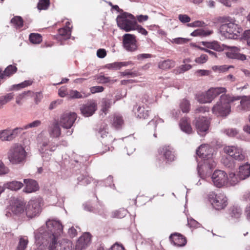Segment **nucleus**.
Listing matches in <instances>:
<instances>
[{"mask_svg": "<svg viewBox=\"0 0 250 250\" xmlns=\"http://www.w3.org/2000/svg\"><path fill=\"white\" fill-rule=\"evenodd\" d=\"M9 171V168L4 165L1 161H0V175L6 174Z\"/></svg>", "mask_w": 250, "mask_h": 250, "instance_id": "obj_49", "label": "nucleus"}, {"mask_svg": "<svg viewBox=\"0 0 250 250\" xmlns=\"http://www.w3.org/2000/svg\"><path fill=\"white\" fill-rule=\"evenodd\" d=\"M120 73L121 75L123 76L130 75L131 77H134L138 76L137 73L134 72H130L128 70H126L124 72H121Z\"/></svg>", "mask_w": 250, "mask_h": 250, "instance_id": "obj_63", "label": "nucleus"}, {"mask_svg": "<svg viewBox=\"0 0 250 250\" xmlns=\"http://www.w3.org/2000/svg\"><path fill=\"white\" fill-rule=\"evenodd\" d=\"M97 109V104L94 100H90L83 104L80 108L81 113L85 117L92 116Z\"/></svg>", "mask_w": 250, "mask_h": 250, "instance_id": "obj_14", "label": "nucleus"}, {"mask_svg": "<svg viewBox=\"0 0 250 250\" xmlns=\"http://www.w3.org/2000/svg\"><path fill=\"white\" fill-rule=\"evenodd\" d=\"M77 118L74 112H67L62 114L58 121L60 125L65 129H69L72 126Z\"/></svg>", "mask_w": 250, "mask_h": 250, "instance_id": "obj_9", "label": "nucleus"}, {"mask_svg": "<svg viewBox=\"0 0 250 250\" xmlns=\"http://www.w3.org/2000/svg\"><path fill=\"white\" fill-rule=\"evenodd\" d=\"M42 122L40 120H35L32 123H29L23 127V129H27L29 128L37 127L41 125Z\"/></svg>", "mask_w": 250, "mask_h": 250, "instance_id": "obj_48", "label": "nucleus"}, {"mask_svg": "<svg viewBox=\"0 0 250 250\" xmlns=\"http://www.w3.org/2000/svg\"><path fill=\"white\" fill-rule=\"evenodd\" d=\"M123 63L122 62H116L112 63L106 64L105 67L109 69L117 70L119 69L123 66Z\"/></svg>", "mask_w": 250, "mask_h": 250, "instance_id": "obj_46", "label": "nucleus"}, {"mask_svg": "<svg viewBox=\"0 0 250 250\" xmlns=\"http://www.w3.org/2000/svg\"><path fill=\"white\" fill-rule=\"evenodd\" d=\"M159 153L162 154L168 161H173L175 159L174 152L169 146H165L159 149Z\"/></svg>", "mask_w": 250, "mask_h": 250, "instance_id": "obj_23", "label": "nucleus"}, {"mask_svg": "<svg viewBox=\"0 0 250 250\" xmlns=\"http://www.w3.org/2000/svg\"><path fill=\"white\" fill-rule=\"evenodd\" d=\"M24 183L26 187L23 189V191L26 193H31L37 191L39 189L38 184L37 182L32 179H24Z\"/></svg>", "mask_w": 250, "mask_h": 250, "instance_id": "obj_21", "label": "nucleus"}, {"mask_svg": "<svg viewBox=\"0 0 250 250\" xmlns=\"http://www.w3.org/2000/svg\"><path fill=\"white\" fill-rule=\"evenodd\" d=\"M100 134H101V137L103 138H106L105 140L104 141V143H108L110 142H112L114 139H113V137L111 135H109L108 133L107 132L104 130H101L100 131Z\"/></svg>", "mask_w": 250, "mask_h": 250, "instance_id": "obj_42", "label": "nucleus"}, {"mask_svg": "<svg viewBox=\"0 0 250 250\" xmlns=\"http://www.w3.org/2000/svg\"><path fill=\"white\" fill-rule=\"evenodd\" d=\"M239 175L240 179L245 180L250 176V164L246 163L239 168Z\"/></svg>", "mask_w": 250, "mask_h": 250, "instance_id": "obj_24", "label": "nucleus"}, {"mask_svg": "<svg viewBox=\"0 0 250 250\" xmlns=\"http://www.w3.org/2000/svg\"><path fill=\"white\" fill-rule=\"evenodd\" d=\"M62 102V100H57L51 103L49 106V110H52L56 108L58 105L61 104Z\"/></svg>", "mask_w": 250, "mask_h": 250, "instance_id": "obj_54", "label": "nucleus"}, {"mask_svg": "<svg viewBox=\"0 0 250 250\" xmlns=\"http://www.w3.org/2000/svg\"><path fill=\"white\" fill-rule=\"evenodd\" d=\"M111 101L109 99H104L102 102V110L103 112L106 113L111 106Z\"/></svg>", "mask_w": 250, "mask_h": 250, "instance_id": "obj_44", "label": "nucleus"}, {"mask_svg": "<svg viewBox=\"0 0 250 250\" xmlns=\"http://www.w3.org/2000/svg\"><path fill=\"white\" fill-rule=\"evenodd\" d=\"M26 155L27 153L24 148L19 144H13L7 152V158L13 165L23 163L25 160Z\"/></svg>", "mask_w": 250, "mask_h": 250, "instance_id": "obj_3", "label": "nucleus"}, {"mask_svg": "<svg viewBox=\"0 0 250 250\" xmlns=\"http://www.w3.org/2000/svg\"><path fill=\"white\" fill-rule=\"evenodd\" d=\"M175 66L174 61L171 60H167L159 62L158 67L162 69H169Z\"/></svg>", "mask_w": 250, "mask_h": 250, "instance_id": "obj_29", "label": "nucleus"}, {"mask_svg": "<svg viewBox=\"0 0 250 250\" xmlns=\"http://www.w3.org/2000/svg\"><path fill=\"white\" fill-rule=\"evenodd\" d=\"M135 30H137L139 33L144 35H146L147 34V32L145 28L142 27L141 25H137V24H135Z\"/></svg>", "mask_w": 250, "mask_h": 250, "instance_id": "obj_59", "label": "nucleus"}, {"mask_svg": "<svg viewBox=\"0 0 250 250\" xmlns=\"http://www.w3.org/2000/svg\"><path fill=\"white\" fill-rule=\"evenodd\" d=\"M226 89L224 87H219L216 88H211L208 89L206 93L207 98L210 103L216 97L221 93H225Z\"/></svg>", "mask_w": 250, "mask_h": 250, "instance_id": "obj_20", "label": "nucleus"}, {"mask_svg": "<svg viewBox=\"0 0 250 250\" xmlns=\"http://www.w3.org/2000/svg\"><path fill=\"white\" fill-rule=\"evenodd\" d=\"M209 198L213 207L217 210L224 209L228 205L227 198L224 193L212 192L209 195Z\"/></svg>", "mask_w": 250, "mask_h": 250, "instance_id": "obj_6", "label": "nucleus"}, {"mask_svg": "<svg viewBox=\"0 0 250 250\" xmlns=\"http://www.w3.org/2000/svg\"><path fill=\"white\" fill-rule=\"evenodd\" d=\"M208 56L206 54H202L200 57L195 59V61L198 63H204L208 60Z\"/></svg>", "mask_w": 250, "mask_h": 250, "instance_id": "obj_52", "label": "nucleus"}, {"mask_svg": "<svg viewBox=\"0 0 250 250\" xmlns=\"http://www.w3.org/2000/svg\"><path fill=\"white\" fill-rule=\"evenodd\" d=\"M106 55V52L104 49H99L97 51V56L100 58H104Z\"/></svg>", "mask_w": 250, "mask_h": 250, "instance_id": "obj_60", "label": "nucleus"}, {"mask_svg": "<svg viewBox=\"0 0 250 250\" xmlns=\"http://www.w3.org/2000/svg\"><path fill=\"white\" fill-rule=\"evenodd\" d=\"M226 55L228 57L231 59H235L242 61L246 59V55L238 53L227 52Z\"/></svg>", "mask_w": 250, "mask_h": 250, "instance_id": "obj_39", "label": "nucleus"}, {"mask_svg": "<svg viewBox=\"0 0 250 250\" xmlns=\"http://www.w3.org/2000/svg\"><path fill=\"white\" fill-rule=\"evenodd\" d=\"M228 180L229 181L231 185L234 186L241 180H243V179H240L239 173L237 175H236L234 173L231 172L229 173V177H228Z\"/></svg>", "mask_w": 250, "mask_h": 250, "instance_id": "obj_33", "label": "nucleus"}, {"mask_svg": "<svg viewBox=\"0 0 250 250\" xmlns=\"http://www.w3.org/2000/svg\"><path fill=\"white\" fill-rule=\"evenodd\" d=\"M225 132L227 135L230 137H233L235 136L238 133L237 130L234 128L226 129L225 131Z\"/></svg>", "mask_w": 250, "mask_h": 250, "instance_id": "obj_55", "label": "nucleus"}, {"mask_svg": "<svg viewBox=\"0 0 250 250\" xmlns=\"http://www.w3.org/2000/svg\"><path fill=\"white\" fill-rule=\"evenodd\" d=\"M58 121H55L53 124L49 126L48 132L50 137L58 138L61 134V130Z\"/></svg>", "mask_w": 250, "mask_h": 250, "instance_id": "obj_22", "label": "nucleus"}, {"mask_svg": "<svg viewBox=\"0 0 250 250\" xmlns=\"http://www.w3.org/2000/svg\"><path fill=\"white\" fill-rule=\"evenodd\" d=\"M180 107L183 112H188L190 108L189 102L185 99H183L180 103Z\"/></svg>", "mask_w": 250, "mask_h": 250, "instance_id": "obj_43", "label": "nucleus"}, {"mask_svg": "<svg viewBox=\"0 0 250 250\" xmlns=\"http://www.w3.org/2000/svg\"><path fill=\"white\" fill-rule=\"evenodd\" d=\"M224 152L236 160L242 161L245 156L243 150L235 146H226L224 147Z\"/></svg>", "mask_w": 250, "mask_h": 250, "instance_id": "obj_10", "label": "nucleus"}, {"mask_svg": "<svg viewBox=\"0 0 250 250\" xmlns=\"http://www.w3.org/2000/svg\"><path fill=\"white\" fill-rule=\"evenodd\" d=\"M91 241V235L89 233H85L77 241L75 250H84Z\"/></svg>", "mask_w": 250, "mask_h": 250, "instance_id": "obj_16", "label": "nucleus"}, {"mask_svg": "<svg viewBox=\"0 0 250 250\" xmlns=\"http://www.w3.org/2000/svg\"><path fill=\"white\" fill-rule=\"evenodd\" d=\"M70 97L72 99H82L88 96L84 92H80L76 90H71L69 94Z\"/></svg>", "mask_w": 250, "mask_h": 250, "instance_id": "obj_35", "label": "nucleus"}, {"mask_svg": "<svg viewBox=\"0 0 250 250\" xmlns=\"http://www.w3.org/2000/svg\"><path fill=\"white\" fill-rule=\"evenodd\" d=\"M17 68L16 66L12 65L8 66L3 71L4 76H9L17 71Z\"/></svg>", "mask_w": 250, "mask_h": 250, "instance_id": "obj_45", "label": "nucleus"}, {"mask_svg": "<svg viewBox=\"0 0 250 250\" xmlns=\"http://www.w3.org/2000/svg\"><path fill=\"white\" fill-rule=\"evenodd\" d=\"M222 163L225 167L229 169H233L235 167L234 161L231 158H223L222 159Z\"/></svg>", "mask_w": 250, "mask_h": 250, "instance_id": "obj_37", "label": "nucleus"}, {"mask_svg": "<svg viewBox=\"0 0 250 250\" xmlns=\"http://www.w3.org/2000/svg\"><path fill=\"white\" fill-rule=\"evenodd\" d=\"M99 83H107L110 82V79L109 77H106L104 76H99L98 79Z\"/></svg>", "mask_w": 250, "mask_h": 250, "instance_id": "obj_57", "label": "nucleus"}, {"mask_svg": "<svg viewBox=\"0 0 250 250\" xmlns=\"http://www.w3.org/2000/svg\"><path fill=\"white\" fill-rule=\"evenodd\" d=\"M11 23L16 28H21L23 25V20L20 16H15L11 20Z\"/></svg>", "mask_w": 250, "mask_h": 250, "instance_id": "obj_32", "label": "nucleus"}, {"mask_svg": "<svg viewBox=\"0 0 250 250\" xmlns=\"http://www.w3.org/2000/svg\"><path fill=\"white\" fill-rule=\"evenodd\" d=\"M90 89L92 93H95L96 92H102L104 88L103 86H95L91 87Z\"/></svg>", "mask_w": 250, "mask_h": 250, "instance_id": "obj_56", "label": "nucleus"}, {"mask_svg": "<svg viewBox=\"0 0 250 250\" xmlns=\"http://www.w3.org/2000/svg\"><path fill=\"white\" fill-rule=\"evenodd\" d=\"M208 98L207 96L206 93H202L201 94H199L197 96V101L200 103H210L209 100L207 99Z\"/></svg>", "mask_w": 250, "mask_h": 250, "instance_id": "obj_47", "label": "nucleus"}, {"mask_svg": "<svg viewBox=\"0 0 250 250\" xmlns=\"http://www.w3.org/2000/svg\"><path fill=\"white\" fill-rule=\"evenodd\" d=\"M33 93L30 90L24 91L20 94L17 97L21 100L25 98L27 96L32 94Z\"/></svg>", "mask_w": 250, "mask_h": 250, "instance_id": "obj_61", "label": "nucleus"}, {"mask_svg": "<svg viewBox=\"0 0 250 250\" xmlns=\"http://www.w3.org/2000/svg\"><path fill=\"white\" fill-rule=\"evenodd\" d=\"M67 94L66 88L65 87H61L58 91L59 95L61 97H64Z\"/></svg>", "mask_w": 250, "mask_h": 250, "instance_id": "obj_62", "label": "nucleus"}, {"mask_svg": "<svg viewBox=\"0 0 250 250\" xmlns=\"http://www.w3.org/2000/svg\"><path fill=\"white\" fill-rule=\"evenodd\" d=\"M192 66L190 64H184L180 66V67L178 69L177 72L179 73H182L184 72L188 71L191 69Z\"/></svg>", "mask_w": 250, "mask_h": 250, "instance_id": "obj_51", "label": "nucleus"}, {"mask_svg": "<svg viewBox=\"0 0 250 250\" xmlns=\"http://www.w3.org/2000/svg\"><path fill=\"white\" fill-rule=\"evenodd\" d=\"M178 19L183 23H188L190 21V18L187 15L180 14Z\"/></svg>", "mask_w": 250, "mask_h": 250, "instance_id": "obj_53", "label": "nucleus"}, {"mask_svg": "<svg viewBox=\"0 0 250 250\" xmlns=\"http://www.w3.org/2000/svg\"><path fill=\"white\" fill-rule=\"evenodd\" d=\"M42 199L37 198L30 200L27 204L25 210L26 216L29 218H32L38 215L41 211Z\"/></svg>", "mask_w": 250, "mask_h": 250, "instance_id": "obj_7", "label": "nucleus"}, {"mask_svg": "<svg viewBox=\"0 0 250 250\" xmlns=\"http://www.w3.org/2000/svg\"><path fill=\"white\" fill-rule=\"evenodd\" d=\"M241 99L240 102V106L244 110H250V96L247 97L246 96H240Z\"/></svg>", "mask_w": 250, "mask_h": 250, "instance_id": "obj_31", "label": "nucleus"}, {"mask_svg": "<svg viewBox=\"0 0 250 250\" xmlns=\"http://www.w3.org/2000/svg\"><path fill=\"white\" fill-rule=\"evenodd\" d=\"M15 128L12 130L5 129L0 131V140L2 141H11L15 138L17 135Z\"/></svg>", "mask_w": 250, "mask_h": 250, "instance_id": "obj_18", "label": "nucleus"}, {"mask_svg": "<svg viewBox=\"0 0 250 250\" xmlns=\"http://www.w3.org/2000/svg\"><path fill=\"white\" fill-rule=\"evenodd\" d=\"M133 110L137 115V117L139 118L146 119L149 116V111L145 110L143 107L136 105L134 107Z\"/></svg>", "mask_w": 250, "mask_h": 250, "instance_id": "obj_25", "label": "nucleus"}, {"mask_svg": "<svg viewBox=\"0 0 250 250\" xmlns=\"http://www.w3.org/2000/svg\"><path fill=\"white\" fill-rule=\"evenodd\" d=\"M29 40L33 43H40L42 41V37L38 33H31L29 36Z\"/></svg>", "mask_w": 250, "mask_h": 250, "instance_id": "obj_38", "label": "nucleus"}, {"mask_svg": "<svg viewBox=\"0 0 250 250\" xmlns=\"http://www.w3.org/2000/svg\"><path fill=\"white\" fill-rule=\"evenodd\" d=\"M55 242L54 245L48 250H72V242L70 241L62 240Z\"/></svg>", "mask_w": 250, "mask_h": 250, "instance_id": "obj_17", "label": "nucleus"}, {"mask_svg": "<svg viewBox=\"0 0 250 250\" xmlns=\"http://www.w3.org/2000/svg\"><path fill=\"white\" fill-rule=\"evenodd\" d=\"M28 243L27 238L21 237L20 238L18 246L16 250H25Z\"/></svg>", "mask_w": 250, "mask_h": 250, "instance_id": "obj_41", "label": "nucleus"}, {"mask_svg": "<svg viewBox=\"0 0 250 250\" xmlns=\"http://www.w3.org/2000/svg\"><path fill=\"white\" fill-rule=\"evenodd\" d=\"M204 24V22L203 21H195L193 22L188 23V26L189 27H198V26H202L203 24Z\"/></svg>", "mask_w": 250, "mask_h": 250, "instance_id": "obj_64", "label": "nucleus"}, {"mask_svg": "<svg viewBox=\"0 0 250 250\" xmlns=\"http://www.w3.org/2000/svg\"><path fill=\"white\" fill-rule=\"evenodd\" d=\"M117 23L118 26L126 32L135 30L137 24L135 18L131 14L124 12L117 16Z\"/></svg>", "mask_w": 250, "mask_h": 250, "instance_id": "obj_4", "label": "nucleus"}, {"mask_svg": "<svg viewBox=\"0 0 250 250\" xmlns=\"http://www.w3.org/2000/svg\"><path fill=\"white\" fill-rule=\"evenodd\" d=\"M169 239L175 246L178 247L184 246L187 243L186 238L179 233H173L169 236Z\"/></svg>", "mask_w": 250, "mask_h": 250, "instance_id": "obj_19", "label": "nucleus"}, {"mask_svg": "<svg viewBox=\"0 0 250 250\" xmlns=\"http://www.w3.org/2000/svg\"><path fill=\"white\" fill-rule=\"evenodd\" d=\"M59 34L62 36H69L70 35V29H67L65 28H62L59 30Z\"/></svg>", "mask_w": 250, "mask_h": 250, "instance_id": "obj_58", "label": "nucleus"}, {"mask_svg": "<svg viewBox=\"0 0 250 250\" xmlns=\"http://www.w3.org/2000/svg\"><path fill=\"white\" fill-rule=\"evenodd\" d=\"M6 215L9 217L11 212L15 215L21 214L24 211L25 203L21 200L17 199L15 200L7 208Z\"/></svg>", "mask_w": 250, "mask_h": 250, "instance_id": "obj_13", "label": "nucleus"}, {"mask_svg": "<svg viewBox=\"0 0 250 250\" xmlns=\"http://www.w3.org/2000/svg\"><path fill=\"white\" fill-rule=\"evenodd\" d=\"M32 82L30 81H25L24 82L17 84V85H14L13 86V88L15 89L17 88V89L20 88H23L26 86H27L28 85H30L32 84Z\"/></svg>", "mask_w": 250, "mask_h": 250, "instance_id": "obj_50", "label": "nucleus"}, {"mask_svg": "<svg viewBox=\"0 0 250 250\" xmlns=\"http://www.w3.org/2000/svg\"><path fill=\"white\" fill-rule=\"evenodd\" d=\"M214 185L218 188L225 186L228 181V177L226 172L220 170H215L211 177Z\"/></svg>", "mask_w": 250, "mask_h": 250, "instance_id": "obj_11", "label": "nucleus"}, {"mask_svg": "<svg viewBox=\"0 0 250 250\" xmlns=\"http://www.w3.org/2000/svg\"><path fill=\"white\" fill-rule=\"evenodd\" d=\"M47 229L41 227L34 232L35 243L38 250H45L54 245L58 236L62 232V225L60 222L48 220L46 222Z\"/></svg>", "mask_w": 250, "mask_h": 250, "instance_id": "obj_1", "label": "nucleus"}, {"mask_svg": "<svg viewBox=\"0 0 250 250\" xmlns=\"http://www.w3.org/2000/svg\"><path fill=\"white\" fill-rule=\"evenodd\" d=\"M212 149L206 146L201 145L196 150V154L200 157L204 159V163L208 164L209 167L215 166L214 162L212 160V154L211 153Z\"/></svg>", "mask_w": 250, "mask_h": 250, "instance_id": "obj_8", "label": "nucleus"}, {"mask_svg": "<svg viewBox=\"0 0 250 250\" xmlns=\"http://www.w3.org/2000/svg\"><path fill=\"white\" fill-rule=\"evenodd\" d=\"M135 36L130 34H125L123 36V44L124 47L129 51H133L137 49Z\"/></svg>", "mask_w": 250, "mask_h": 250, "instance_id": "obj_15", "label": "nucleus"}, {"mask_svg": "<svg viewBox=\"0 0 250 250\" xmlns=\"http://www.w3.org/2000/svg\"><path fill=\"white\" fill-rule=\"evenodd\" d=\"M241 29L238 25L232 22L223 23L220 27V32L226 37L230 39H236L240 33Z\"/></svg>", "mask_w": 250, "mask_h": 250, "instance_id": "obj_5", "label": "nucleus"}, {"mask_svg": "<svg viewBox=\"0 0 250 250\" xmlns=\"http://www.w3.org/2000/svg\"><path fill=\"white\" fill-rule=\"evenodd\" d=\"M193 124L195 125L198 133L201 136H204L208 129L210 123L207 118L202 117L196 118L193 121Z\"/></svg>", "mask_w": 250, "mask_h": 250, "instance_id": "obj_12", "label": "nucleus"}, {"mask_svg": "<svg viewBox=\"0 0 250 250\" xmlns=\"http://www.w3.org/2000/svg\"><path fill=\"white\" fill-rule=\"evenodd\" d=\"M240 96H229L228 95H222L219 101L213 106L212 112L217 116L226 117L230 112V103L235 101L240 100Z\"/></svg>", "mask_w": 250, "mask_h": 250, "instance_id": "obj_2", "label": "nucleus"}, {"mask_svg": "<svg viewBox=\"0 0 250 250\" xmlns=\"http://www.w3.org/2000/svg\"><path fill=\"white\" fill-rule=\"evenodd\" d=\"M202 43L204 45L206 46L208 48L214 49L218 51H220L222 50V47L217 42H203Z\"/></svg>", "mask_w": 250, "mask_h": 250, "instance_id": "obj_36", "label": "nucleus"}, {"mask_svg": "<svg viewBox=\"0 0 250 250\" xmlns=\"http://www.w3.org/2000/svg\"><path fill=\"white\" fill-rule=\"evenodd\" d=\"M112 125L116 129L120 128L124 124V121L121 116L114 115L111 120Z\"/></svg>", "mask_w": 250, "mask_h": 250, "instance_id": "obj_30", "label": "nucleus"}, {"mask_svg": "<svg viewBox=\"0 0 250 250\" xmlns=\"http://www.w3.org/2000/svg\"><path fill=\"white\" fill-rule=\"evenodd\" d=\"M23 184L21 182L13 181L5 184L4 187L12 190H18L23 187Z\"/></svg>", "mask_w": 250, "mask_h": 250, "instance_id": "obj_27", "label": "nucleus"}, {"mask_svg": "<svg viewBox=\"0 0 250 250\" xmlns=\"http://www.w3.org/2000/svg\"><path fill=\"white\" fill-rule=\"evenodd\" d=\"M50 3V0H40L37 4V8L39 10H47Z\"/></svg>", "mask_w": 250, "mask_h": 250, "instance_id": "obj_40", "label": "nucleus"}, {"mask_svg": "<svg viewBox=\"0 0 250 250\" xmlns=\"http://www.w3.org/2000/svg\"><path fill=\"white\" fill-rule=\"evenodd\" d=\"M242 213V210L238 206H233L229 209V214L232 218H239Z\"/></svg>", "mask_w": 250, "mask_h": 250, "instance_id": "obj_28", "label": "nucleus"}, {"mask_svg": "<svg viewBox=\"0 0 250 250\" xmlns=\"http://www.w3.org/2000/svg\"><path fill=\"white\" fill-rule=\"evenodd\" d=\"M180 126L181 129L185 132L188 134L191 133L192 129L190 124V122L187 118H183L181 120Z\"/></svg>", "mask_w": 250, "mask_h": 250, "instance_id": "obj_26", "label": "nucleus"}, {"mask_svg": "<svg viewBox=\"0 0 250 250\" xmlns=\"http://www.w3.org/2000/svg\"><path fill=\"white\" fill-rule=\"evenodd\" d=\"M212 33L211 31L205 30L203 29L195 30L191 33L192 36L206 37L210 35Z\"/></svg>", "mask_w": 250, "mask_h": 250, "instance_id": "obj_34", "label": "nucleus"}]
</instances>
